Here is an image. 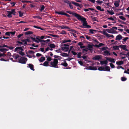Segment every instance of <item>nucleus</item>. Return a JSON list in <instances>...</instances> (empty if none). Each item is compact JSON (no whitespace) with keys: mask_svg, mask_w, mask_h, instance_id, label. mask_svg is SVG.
Masks as SVG:
<instances>
[{"mask_svg":"<svg viewBox=\"0 0 129 129\" xmlns=\"http://www.w3.org/2000/svg\"><path fill=\"white\" fill-rule=\"evenodd\" d=\"M106 31H107L109 33L113 34L114 33H115L116 32L115 31V30L114 29H113V28H112L110 29H104L101 32V33L103 34L108 38L110 37H112V38H114V36L113 35H110L109 34H108Z\"/></svg>","mask_w":129,"mask_h":129,"instance_id":"nucleus-1","label":"nucleus"},{"mask_svg":"<svg viewBox=\"0 0 129 129\" xmlns=\"http://www.w3.org/2000/svg\"><path fill=\"white\" fill-rule=\"evenodd\" d=\"M78 17L79 18L77 19L78 20H81L83 22V27H82L87 28H91V26H90L87 24V22L85 18L83 17L80 15Z\"/></svg>","mask_w":129,"mask_h":129,"instance_id":"nucleus-2","label":"nucleus"},{"mask_svg":"<svg viewBox=\"0 0 129 129\" xmlns=\"http://www.w3.org/2000/svg\"><path fill=\"white\" fill-rule=\"evenodd\" d=\"M58 62V61L56 59H54L53 60H52L50 62V64L51 65V66L52 67L54 68H57V64Z\"/></svg>","mask_w":129,"mask_h":129,"instance_id":"nucleus-3","label":"nucleus"},{"mask_svg":"<svg viewBox=\"0 0 129 129\" xmlns=\"http://www.w3.org/2000/svg\"><path fill=\"white\" fill-rule=\"evenodd\" d=\"M27 60L26 58L24 57H22L19 60V62L22 63H25Z\"/></svg>","mask_w":129,"mask_h":129,"instance_id":"nucleus-4","label":"nucleus"},{"mask_svg":"<svg viewBox=\"0 0 129 129\" xmlns=\"http://www.w3.org/2000/svg\"><path fill=\"white\" fill-rule=\"evenodd\" d=\"M67 13H68L70 14H72V15L74 16H75L76 17L77 19H79V16H80V15L76 13H73L72 12H71L70 11H67Z\"/></svg>","mask_w":129,"mask_h":129,"instance_id":"nucleus-5","label":"nucleus"},{"mask_svg":"<svg viewBox=\"0 0 129 129\" xmlns=\"http://www.w3.org/2000/svg\"><path fill=\"white\" fill-rule=\"evenodd\" d=\"M102 58V56L101 55H96L93 57L92 59L93 60H99L101 59Z\"/></svg>","mask_w":129,"mask_h":129,"instance_id":"nucleus-6","label":"nucleus"},{"mask_svg":"<svg viewBox=\"0 0 129 129\" xmlns=\"http://www.w3.org/2000/svg\"><path fill=\"white\" fill-rule=\"evenodd\" d=\"M87 70H97V68L95 67H92L89 66L85 68Z\"/></svg>","mask_w":129,"mask_h":129,"instance_id":"nucleus-7","label":"nucleus"},{"mask_svg":"<svg viewBox=\"0 0 129 129\" xmlns=\"http://www.w3.org/2000/svg\"><path fill=\"white\" fill-rule=\"evenodd\" d=\"M119 47L123 49V50L127 51H128V50L127 49L126 45H119Z\"/></svg>","mask_w":129,"mask_h":129,"instance_id":"nucleus-8","label":"nucleus"},{"mask_svg":"<svg viewBox=\"0 0 129 129\" xmlns=\"http://www.w3.org/2000/svg\"><path fill=\"white\" fill-rule=\"evenodd\" d=\"M103 55L105 56H109L111 55V54L109 52L108 50H105L104 52Z\"/></svg>","mask_w":129,"mask_h":129,"instance_id":"nucleus-9","label":"nucleus"},{"mask_svg":"<svg viewBox=\"0 0 129 129\" xmlns=\"http://www.w3.org/2000/svg\"><path fill=\"white\" fill-rule=\"evenodd\" d=\"M120 2V0H118L117 1H116L114 3V5L116 7H118L119 6V4Z\"/></svg>","mask_w":129,"mask_h":129,"instance_id":"nucleus-10","label":"nucleus"},{"mask_svg":"<svg viewBox=\"0 0 129 129\" xmlns=\"http://www.w3.org/2000/svg\"><path fill=\"white\" fill-rule=\"evenodd\" d=\"M106 59L107 60H108L110 62L114 63L115 62V60L114 59L110 57L108 58L107 57L106 58Z\"/></svg>","mask_w":129,"mask_h":129,"instance_id":"nucleus-11","label":"nucleus"},{"mask_svg":"<svg viewBox=\"0 0 129 129\" xmlns=\"http://www.w3.org/2000/svg\"><path fill=\"white\" fill-rule=\"evenodd\" d=\"M100 64L102 65L105 64L106 65H107L108 61L107 60H104L100 61Z\"/></svg>","mask_w":129,"mask_h":129,"instance_id":"nucleus-12","label":"nucleus"},{"mask_svg":"<svg viewBox=\"0 0 129 129\" xmlns=\"http://www.w3.org/2000/svg\"><path fill=\"white\" fill-rule=\"evenodd\" d=\"M23 51V50L22 49L21 47H17L15 49V51H17L19 50Z\"/></svg>","mask_w":129,"mask_h":129,"instance_id":"nucleus-13","label":"nucleus"},{"mask_svg":"<svg viewBox=\"0 0 129 129\" xmlns=\"http://www.w3.org/2000/svg\"><path fill=\"white\" fill-rule=\"evenodd\" d=\"M110 68L108 66L104 67V71H110Z\"/></svg>","mask_w":129,"mask_h":129,"instance_id":"nucleus-14","label":"nucleus"},{"mask_svg":"<svg viewBox=\"0 0 129 129\" xmlns=\"http://www.w3.org/2000/svg\"><path fill=\"white\" fill-rule=\"evenodd\" d=\"M122 38V37L120 35H119L116 36V40H120Z\"/></svg>","mask_w":129,"mask_h":129,"instance_id":"nucleus-15","label":"nucleus"},{"mask_svg":"<svg viewBox=\"0 0 129 129\" xmlns=\"http://www.w3.org/2000/svg\"><path fill=\"white\" fill-rule=\"evenodd\" d=\"M7 13L8 14L7 16L9 18L12 17V14L11 13V12L9 11H7Z\"/></svg>","mask_w":129,"mask_h":129,"instance_id":"nucleus-16","label":"nucleus"},{"mask_svg":"<svg viewBox=\"0 0 129 129\" xmlns=\"http://www.w3.org/2000/svg\"><path fill=\"white\" fill-rule=\"evenodd\" d=\"M60 55L64 57H68L69 55L68 54L64 53H61Z\"/></svg>","mask_w":129,"mask_h":129,"instance_id":"nucleus-17","label":"nucleus"},{"mask_svg":"<svg viewBox=\"0 0 129 129\" xmlns=\"http://www.w3.org/2000/svg\"><path fill=\"white\" fill-rule=\"evenodd\" d=\"M123 63V62L122 61H117L116 62V64L117 65H120L122 64Z\"/></svg>","mask_w":129,"mask_h":129,"instance_id":"nucleus-18","label":"nucleus"},{"mask_svg":"<svg viewBox=\"0 0 129 129\" xmlns=\"http://www.w3.org/2000/svg\"><path fill=\"white\" fill-rule=\"evenodd\" d=\"M43 65L46 67L49 66V62L47 61H45L43 64Z\"/></svg>","mask_w":129,"mask_h":129,"instance_id":"nucleus-19","label":"nucleus"},{"mask_svg":"<svg viewBox=\"0 0 129 129\" xmlns=\"http://www.w3.org/2000/svg\"><path fill=\"white\" fill-rule=\"evenodd\" d=\"M104 45V44L102 43H100L99 45H94V46L96 47H99Z\"/></svg>","mask_w":129,"mask_h":129,"instance_id":"nucleus-20","label":"nucleus"},{"mask_svg":"<svg viewBox=\"0 0 129 129\" xmlns=\"http://www.w3.org/2000/svg\"><path fill=\"white\" fill-rule=\"evenodd\" d=\"M62 50L64 52H66L69 49V48L68 47H64L62 48Z\"/></svg>","mask_w":129,"mask_h":129,"instance_id":"nucleus-21","label":"nucleus"},{"mask_svg":"<svg viewBox=\"0 0 129 129\" xmlns=\"http://www.w3.org/2000/svg\"><path fill=\"white\" fill-rule=\"evenodd\" d=\"M45 59V57H42L41 58L39 59L40 61L41 62H43Z\"/></svg>","mask_w":129,"mask_h":129,"instance_id":"nucleus-22","label":"nucleus"},{"mask_svg":"<svg viewBox=\"0 0 129 129\" xmlns=\"http://www.w3.org/2000/svg\"><path fill=\"white\" fill-rule=\"evenodd\" d=\"M28 66L31 70H32L33 71L34 70V69L33 65L32 64H28Z\"/></svg>","mask_w":129,"mask_h":129,"instance_id":"nucleus-23","label":"nucleus"},{"mask_svg":"<svg viewBox=\"0 0 129 129\" xmlns=\"http://www.w3.org/2000/svg\"><path fill=\"white\" fill-rule=\"evenodd\" d=\"M72 3L76 6L78 7L79 6H80V5L77 3H75L74 2L72 1Z\"/></svg>","mask_w":129,"mask_h":129,"instance_id":"nucleus-24","label":"nucleus"},{"mask_svg":"<svg viewBox=\"0 0 129 129\" xmlns=\"http://www.w3.org/2000/svg\"><path fill=\"white\" fill-rule=\"evenodd\" d=\"M96 8L97 9L101 11H104V10L103 9H101V8L99 6H97L96 7Z\"/></svg>","mask_w":129,"mask_h":129,"instance_id":"nucleus-25","label":"nucleus"},{"mask_svg":"<svg viewBox=\"0 0 129 129\" xmlns=\"http://www.w3.org/2000/svg\"><path fill=\"white\" fill-rule=\"evenodd\" d=\"M87 47L88 48V49L89 50H92V46L91 45H88Z\"/></svg>","mask_w":129,"mask_h":129,"instance_id":"nucleus-26","label":"nucleus"},{"mask_svg":"<svg viewBox=\"0 0 129 129\" xmlns=\"http://www.w3.org/2000/svg\"><path fill=\"white\" fill-rule=\"evenodd\" d=\"M19 57V56L18 54H14L13 56V58L15 59H17Z\"/></svg>","mask_w":129,"mask_h":129,"instance_id":"nucleus-27","label":"nucleus"},{"mask_svg":"<svg viewBox=\"0 0 129 129\" xmlns=\"http://www.w3.org/2000/svg\"><path fill=\"white\" fill-rule=\"evenodd\" d=\"M119 47H120L119 46H115L113 47V48L114 50H118L119 49Z\"/></svg>","mask_w":129,"mask_h":129,"instance_id":"nucleus-28","label":"nucleus"},{"mask_svg":"<svg viewBox=\"0 0 129 129\" xmlns=\"http://www.w3.org/2000/svg\"><path fill=\"white\" fill-rule=\"evenodd\" d=\"M71 41L70 40H63L62 41V43H64L67 42H70Z\"/></svg>","mask_w":129,"mask_h":129,"instance_id":"nucleus-29","label":"nucleus"},{"mask_svg":"<svg viewBox=\"0 0 129 129\" xmlns=\"http://www.w3.org/2000/svg\"><path fill=\"white\" fill-rule=\"evenodd\" d=\"M15 9H12L11 10V11H10V12H11V13L12 14L15 15Z\"/></svg>","mask_w":129,"mask_h":129,"instance_id":"nucleus-30","label":"nucleus"},{"mask_svg":"<svg viewBox=\"0 0 129 129\" xmlns=\"http://www.w3.org/2000/svg\"><path fill=\"white\" fill-rule=\"evenodd\" d=\"M108 48L106 47H104L102 48H101V50L102 51H103L104 50H106L108 49Z\"/></svg>","mask_w":129,"mask_h":129,"instance_id":"nucleus-31","label":"nucleus"},{"mask_svg":"<svg viewBox=\"0 0 129 129\" xmlns=\"http://www.w3.org/2000/svg\"><path fill=\"white\" fill-rule=\"evenodd\" d=\"M56 13H57L59 14H60V15H64L65 13L62 12H56Z\"/></svg>","mask_w":129,"mask_h":129,"instance_id":"nucleus-32","label":"nucleus"},{"mask_svg":"<svg viewBox=\"0 0 129 129\" xmlns=\"http://www.w3.org/2000/svg\"><path fill=\"white\" fill-rule=\"evenodd\" d=\"M33 27H34L36 28L40 29L41 30H44V29L41 28L40 27H39V26H36L35 25Z\"/></svg>","mask_w":129,"mask_h":129,"instance_id":"nucleus-33","label":"nucleus"},{"mask_svg":"<svg viewBox=\"0 0 129 129\" xmlns=\"http://www.w3.org/2000/svg\"><path fill=\"white\" fill-rule=\"evenodd\" d=\"M33 32L31 31H28L25 33V34L26 35L32 34Z\"/></svg>","mask_w":129,"mask_h":129,"instance_id":"nucleus-34","label":"nucleus"},{"mask_svg":"<svg viewBox=\"0 0 129 129\" xmlns=\"http://www.w3.org/2000/svg\"><path fill=\"white\" fill-rule=\"evenodd\" d=\"M30 41L29 39H26L25 40H23V42H24L25 44H27V42H29Z\"/></svg>","mask_w":129,"mask_h":129,"instance_id":"nucleus-35","label":"nucleus"},{"mask_svg":"<svg viewBox=\"0 0 129 129\" xmlns=\"http://www.w3.org/2000/svg\"><path fill=\"white\" fill-rule=\"evenodd\" d=\"M119 18L121 19L124 21H125L126 20V19L123 16H119Z\"/></svg>","mask_w":129,"mask_h":129,"instance_id":"nucleus-36","label":"nucleus"},{"mask_svg":"<svg viewBox=\"0 0 129 129\" xmlns=\"http://www.w3.org/2000/svg\"><path fill=\"white\" fill-rule=\"evenodd\" d=\"M98 70L100 71H104V67H99L98 69Z\"/></svg>","mask_w":129,"mask_h":129,"instance_id":"nucleus-37","label":"nucleus"},{"mask_svg":"<svg viewBox=\"0 0 129 129\" xmlns=\"http://www.w3.org/2000/svg\"><path fill=\"white\" fill-rule=\"evenodd\" d=\"M64 62H65L64 63H61V65H63L65 67H66L68 66V64L66 62L64 61Z\"/></svg>","mask_w":129,"mask_h":129,"instance_id":"nucleus-38","label":"nucleus"},{"mask_svg":"<svg viewBox=\"0 0 129 129\" xmlns=\"http://www.w3.org/2000/svg\"><path fill=\"white\" fill-rule=\"evenodd\" d=\"M8 50H7L5 48H2L0 49V51L3 52L5 51Z\"/></svg>","mask_w":129,"mask_h":129,"instance_id":"nucleus-39","label":"nucleus"},{"mask_svg":"<svg viewBox=\"0 0 129 129\" xmlns=\"http://www.w3.org/2000/svg\"><path fill=\"white\" fill-rule=\"evenodd\" d=\"M33 17L34 18H37L40 19H42L40 16H33Z\"/></svg>","mask_w":129,"mask_h":129,"instance_id":"nucleus-40","label":"nucleus"},{"mask_svg":"<svg viewBox=\"0 0 129 129\" xmlns=\"http://www.w3.org/2000/svg\"><path fill=\"white\" fill-rule=\"evenodd\" d=\"M50 47L51 48H54L55 47V46L53 44H51L49 45Z\"/></svg>","mask_w":129,"mask_h":129,"instance_id":"nucleus-41","label":"nucleus"},{"mask_svg":"<svg viewBox=\"0 0 129 129\" xmlns=\"http://www.w3.org/2000/svg\"><path fill=\"white\" fill-rule=\"evenodd\" d=\"M49 50L52 51V48H50V47H48L46 49L45 52Z\"/></svg>","mask_w":129,"mask_h":129,"instance_id":"nucleus-42","label":"nucleus"},{"mask_svg":"<svg viewBox=\"0 0 129 129\" xmlns=\"http://www.w3.org/2000/svg\"><path fill=\"white\" fill-rule=\"evenodd\" d=\"M18 53L20 54L22 56H24L25 55L24 53L22 51H19Z\"/></svg>","mask_w":129,"mask_h":129,"instance_id":"nucleus-43","label":"nucleus"},{"mask_svg":"<svg viewBox=\"0 0 129 129\" xmlns=\"http://www.w3.org/2000/svg\"><path fill=\"white\" fill-rule=\"evenodd\" d=\"M107 12L108 13L111 15H112L114 14V13L113 12L110 11H108Z\"/></svg>","mask_w":129,"mask_h":129,"instance_id":"nucleus-44","label":"nucleus"},{"mask_svg":"<svg viewBox=\"0 0 129 129\" xmlns=\"http://www.w3.org/2000/svg\"><path fill=\"white\" fill-rule=\"evenodd\" d=\"M124 73L129 74V69L125 70Z\"/></svg>","mask_w":129,"mask_h":129,"instance_id":"nucleus-45","label":"nucleus"},{"mask_svg":"<svg viewBox=\"0 0 129 129\" xmlns=\"http://www.w3.org/2000/svg\"><path fill=\"white\" fill-rule=\"evenodd\" d=\"M31 38L34 41L36 42L37 43H38L39 42V41H38L37 40H36L35 38H34L33 37H31Z\"/></svg>","mask_w":129,"mask_h":129,"instance_id":"nucleus-46","label":"nucleus"},{"mask_svg":"<svg viewBox=\"0 0 129 129\" xmlns=\"http://www.w3.org/2000/svg\"><path fill=\"white\" fill-rule=\"evenodd\" d=\"M19 14V16L20 17H21L23 16V13L21 12V11H19L18 12Z\"/></svg>","mask_w":129,"mask_h":129,"instance_id":"nucleus-47","label":"nucleus"},{"mask_svg":"<svg viewBox=\"0 0 129 129\" xmlns=\"http://www.w3.org/2000/svg\"><path fill=\"white\" fill-rule=\"evenodd\" d=\"M64 3L68 4H70V2H69L68 0H64Z\"/></svg>","mask_w":129,"mask_h":129,"instance_id":"nucleus-48","label":"nucleus"},{"mask_svg":"<svg viewBox=\"0 0 129 129\" xmlns=\"http://www.w3.org/2000/svg\"><path fill=\"white\" fill-rule=\"evenodd\" d=\"M89 31L90 33L93 34L94 33L93 31H95V30H94L92 29H90L89 30Z\"/></svg>","mask_w":129,"mask_h":129,"instance_id":"nucleus-49","label":"nucleus"},{"mask_svg":"<svg viewBox=\"0 0 129 129\" xmlns=\"http://www.w3.org/2000/svg\"><path fill=\"white\" fill-rule=\"evenodd\" d=\"M28 52L29 53L32 54H34V51L32 50L29 51Z\"/></svg>","mask_w":129,"mask_h":129,"instance_id":"nucleus-50","label":"nucleus"},{"mask_svg":"<svg viewBox=\"0 0 129 129\" xmlns=\"http://www.w3.org/2000/svg\"><path fill=\"white\" fill-rule=\"evenodd\" d=\"M110 67H111L112 68H114L115 67V66L112 63H110Z\"/></svg>","mask_w":129,"mask_h":129,"instance_id":"nucleus-51","label":"nucleus"},{"mask_svg":"<svg viewBox=\"0 0 129 129\" xmlns=\"http://www.w3.org/2000/svg\"><path fill=\"white\" fill-rule=\"evenodd\" d=\"M47 57V61H50L51 60V57Z\"/></svg>","mask_w":129,"mask_h":129,"instance_id":"nucleus-52","label":"nucleus"},{"mask_svg":"<svg viewBox=\"0 0 129 129\" xmlns=\"http://www.w3.org/2000/svg\"><path fill=\"white\" fill-rule=\"evenodd\" d=\"M55 51L57 53H61V50L60 49L56 50H55Z\"/></svg>","mask_w":129,"mask_h":129,"instance_id":"nucleus-53","label":"nucleus"},{"mask_svg":"<svg viewBox=\"0 0 129 129\" xmlns=\"http://www.w3.org/2000/svg\"><path fill=\"white\" fill-rule=\"evenodd\" d=\"M127 80L126 78H125V77H122L121 78V81H125Z\"/></svg>","mask_w":129,"mask_h":129,"instance_id":"nucleus-54","label":"nucleus"},{"mask_svg":"<svg viewBox=\"0 0 129 129\" xmlns=\"http://www.w3.org/2000/svg\"><path fill=\"white\" fill-rule=\"evenodd\" d=\"M36 55L37 57H39L42 56V54L40 53H37L36 54Z\"/></svg>","mask_w":129,"mask_h":129,"instance_id":"nucleus-55","label":"nucleus"},{"mask_svg":"<svg viewBox=\"0 0 129 129\" xmlns=\"http://www.w3.org/2000/svg\"><path fill=\"white\" fill-rule=\"evenodd\" d=\"M21 1L22 3H24L25 2L31 3L29 1H26L22 0V1Z\"/></svg>","mask_w":129,"mask_h":129,"instance_id":"nucleus-56","label":"nucleus"},{"mask_svg":"<svg viewBox=\"0 0 129 129\" xmlns=\"http://www.w3.org/2000/svg\"><path fill=\"white\" fill-rule=\"evenodd\" d=\"M120 68L122 69L123 70L124 69V68L122 67L121 66H118L117 67V69H119Z\"/></svg>","mask_w":129,"mask_h":129,"instance_id":"nucleus-57","label":"nucleus"},{"mask_svg":"<svg viewBox=\"0 0 129 129\" xmlns=\"http://www.w3.org/2000/svg\"><path fill=\"white\" fill-rule=\"evenodd\" d=\"M45 8V7L44 5L42 6L40 10L42 11V10L44 9Z\"/></svg>","mask_w":129,"mask_h":129,"instance_id":"nucleus-58","label":"nucleus"},{"mask_svg":"<svg viewBox=\"0 0 129 129\" xmlns=\"http://www.w3.org/2000/svg\"><path fill=\"white\" fill-rule=\"evenodd\" d=\"M128 39H129V38L128 37H125V38H124V39H123L122 40L124 41H125L127 40Z\"/></svg>","mask_w":129,"mask_h":129,"instance_id":"nucleus-59","label":"nucleus"},{"mask_svg":"<svg viewBox=\"0 0 129 129\" xmlns=\"http://www.w3.org/2000/svg\"><path fill=\"white\" fill-rule=\"evenodd\" d=\"M10 35L11 34L12 35H13L15 34V31H13V32L11 31V32H10Z\"/></svg>","mask_w":129,"mask_h":129,"instance_id":"nucleus-60","label":"nucleus"},{"mask_svg":"<svg viewBox=\"0 0 129 129\" xmlns=\"http://www.w3.org/2000/svg\"><path fill=\"white\" fill-rule=\"evenodd\" d=\"M50 35L51 36H52L53 37H58V36L55 35L51 34Z\"/></svg>","mask_w":129,"mask_h":129,"instance_id":"nucleus-61","label":"nucleus"},{"mask_svg":"<svg viewBox=\"0 0 129 129\" xmlns=\"http://www.w3.org/2000/svg\"><path fill=\"white\" fill-rule=\"evenodd\" d=\"M81 53H79L77 55L78 56H77V57L78 58H80L81 57H80V56H81Z\"/></svg>","mask_w":129,"mask_h":129,"instance_id":"nucleus-62","label":"nucleus"},{"mask_svg":"<svg viewBox=\"0 0 129 129\" xmlns=\"http://www.w3.org/2000/svg\"><path fill=\"white\" fill-rule=\"evenodd\" d=\"M5 35L8 36H10V32H7L5 33Z\"/></svg>","mask_w":129,"mask_h":129,"instance_id":"nucleus-63","label":"nucleus"},{"mask_svg":"<svg viewBox=\"0 0 129 129\" xmlns=\"http://www.w3.org/2000/svg\"><path fill=\"white\" fill-rule=\"evenodd\" d=\"M69 5L70 8L71 9H72L73 8V6L71 4V3H70V4H69Z\"/></svg>","mask_w":129,"mask_h":129,"instance_id":"nucleus-64","label":"nucleus"}]
</instances>
